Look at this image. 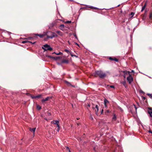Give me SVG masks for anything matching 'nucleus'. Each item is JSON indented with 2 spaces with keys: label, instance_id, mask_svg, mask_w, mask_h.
<instances>
[{
  "label": "nucleus",
  "instance_id": "obj_45",
  "mask_svg": "<svg viewBox=\"0 0 152 152\" xmlns=\"http://www.w3.org/2000/svg\"><path fill=\"white\" fill-rule=\"evenodd\" d=\"M126 75V74H124V77L125 78H126V75Z\"/></svg>",
  "mask_w": 152,
  "mask_h": 152
},
{
  "label": "nucleus",
  "instance_id": "obj_4",
  "mask_svg": "<svg viewBox=\"0 0 152 152\" xmlns=\"http://www.w3.org/2000/svg\"><path fill=\"white\" fill-rule=\"evenodd\" d=\"M92 108L94 111H95V114L97 115L99 111V107L97 105H94L93 104Z\"/></svg>",
  "mask_w": 152,
  "mask_h": 152
},
{
  "label": "nucleus",
  "instance_id": "obj_53",
  "mask_svg": "<svg viewBox=\"0 0 152 152\" xmlns=\"http://www.w3.org/2000/svg\"><path fill=\"white\" fill-rule=\"evenodd\" d=\"M92 119H93V118H92Z\"/></svg>",
  "mask_w": 152,
  "mask_h": 152
},
{
  "label": "nucleus",
  "instance_id": "obj_15",
  "mask_svg": "<svg viewBox=\"0 0 152 152\" xmlns=\"http://www.w3.org/2000/svg\"><path fill=\"white\" fill-rule=\"evenodd\" d=\"M64 82H65V83H66L67 84V85L68 86H72L73 87H75V86L72 85V84H71V83L70 82H69L66 80H65L64 81Z\"/></svg>",
  "mask_w": 152,
  "mask_h": 152
},
{
  "label": "nucleus",
  "instance_id": "obj_35",
  "mask_svg": "<svg viewBox=\"0 0 152 152\" xmlns=\"http://www.w3.org/2000/svg\"><path fill=\"white\" fill-rule=\"evenodd\" d=\"M99 8L96 7H94V8L93 9H94V10H98V9Z\"/></svg>",
  "mask_w": 152,
  "mask_h": 152
},
{
  "label": "nucleus",
  "instance_id": "obj_49",
  "mask_svg": "<svg viewBox=\"0 0 152 152\" xmlns=\"http://www.w3.org/2000/svg\"><path fill=\"white\" fill-rule=\"evenodd\" d=\"M88 107H90V104H88Z\"/></svg>",
  "mask_w": 152,
  "mask_h": 152
},
{
  "label": "nucleus",
  "instance_id": "obj_32",
  "mask_svg": "<svg viewBox=\"0 0 152 152\" xmlns=\"http://www.w3.org/2000/svg\"><path fill=\"white\" fill-rule=\"evenodd\" d=\"M142 98V99H143V100H145L146 99V97L143 96H141Z\"/></svg>",
  "mask_w": 152,
  "mask_h": 152
},
{
  "label": "nucleus",
  "instance_id": "obj_34",
  "mask_svg": "<svg viewBox=\"0 0 152 152\" xmlns=\"http://www.w3.org/2000/svg\"><path fill=\"white\" fill-rule=\"evenodd\" d=\"M74 35L76 39H77V37L75 34H74Z\"/></svg>",
  "mask_w": 152,
  "mask_h": 152
},
{
  "label": "nucleus",
  "instance_id": "obj_5",
  "mask_svg": "<svg viewBox=\"0 0 152 152\" xmlns=\"http://www.w3.org/2000/svg\"><path fill=\"white\" fill-rule=\"evenodd\" d=\"M52 34L50 36L47 35L48 39H52L54 37H58V35L54 32H51Z\"/></svg>",
  "mask_w": 152,
  "mask_h": 152
},
{
  "label": "nucleus",
  "instance_id": "obj_25",
  "mask_svg": "<svg viewBox=\"0 0 152 152\" xmlns=\"http://www.w3.org/2000/svg\"><path fill=\"white\" fill-rule=\"evenodd\" d=\"M64 51H65L67 53H70V52H71V51H69V50L67 49H65L64 50Z\"/></svg>",
  "mask_w": 152,
  "mask_h": 152
},
{
  "label": "nucleus",
  "instance_id": "obj_51",
  "mask_svg": "<svg viewBox=\"0 0 152 152\" xmlns=\"http://www.w3.org/2000/svg\"><path fill=\"white\" fill-rule=\"evenodd\" d=\"M53 53H55V54H56V53L55 52H54V53H52V54H53Z\"/></svg>",
  "mask_w": 152,
  "mask_h": 152
},
{
  "label": "nucleus",
  "instance_id": "obj_36",
  "mask_svg": "<svg viewBox=\"0 0 152 152\" xmlns=\"http://www.w3.org/2000/svg\"><path fill=\"white\" fill-rule=\"evenodd\" d=\"M31 97L33 99H35L36 98V96H31Z\"/></svg>",
  "mask_w": 152,
  "mask_h": 152
},
{
  "label": "nucleus",
  "instance_id": "obj_28",
  "mask_svg": "<svg viewBox=\"0 0 152 152\" xmlns=\"http://www.w3.org/2000/svg\"><path fill=\"white\" fill-rule=\"evenodd\" d=\"M134 13L133 12H131V13L129 14V15H132L131 17H132L134 15Z\"/></svg>",
  "mask_w": 152,
  "mask_h": 152
},
{
  "label": "nucleus",
  "instance_id": "obj_38",
  "mask_svg": "<svg viewBox=\"0 0 152 152\" xmlns=\"http://www.w3.org/2000/svg\"><path fill=\"white\" fill-rule=\"evenodd\" d=\"M149 17H150V18H152V14L151 13L150 14V15H149Z\"/></svg>",
  "mask_w": 152,
  "mask_h": 152
},
{
  "label": "nucleus",
  "instance_id": "obj_11",
  "mask_svg": "<svg viewBox=\"0 0 152 152\" xmlns=\"http://www.w3.org/2000/svg\"><path fill=\"white\" fill-rule=\"evenodd\" d=\"M147 4V1H146L145 4H144V6H143V7L142 8V10H141V12H142L145 9V8Z\"/></svg>",
  "mask_w": 152,
  "mask_h": 152
},
{
  "label": "nucleus",
  "instance_id": "obj_42",
  "mask_svg": "<svg viewBox=\"0 0 152 152\" xmlns=\"http://www.w3.org/2000/svg\"><path fill=\"white\" fill-rule=\"evenodd\" d=\"M48 115H51L50 113L49 112L48 113Z\"/></svg>",
  "mask_w": 152,
  "mask_h": 152
},
{
  "label": "nucleus",
  "instance_id": "obj_21",
  "mask_svg": "<svg viewBox=\"0 0 152 152\" xmlns=\"http://www.w3.org/2000/svg\"><path fill=\"white\" fill-rule=\"evenodd\" d=\"M56 32L60 36H62L63 35V34L62 32L60 31H56Z\"/></svg>",
  "mask_w": 152,
  "mask_h": 152
},
{
  "label": "nucleus",
  "instance_id": "obj_26",
  "mask_svg": "<svg viewBox=\"0 0 152 152\" xmlns=\"http://www.w3.org/2000/svg\"><path fill=\"white\" fill-rule=\"evenodd\" d=\"M37 109L38 110H40L41 109V106H40L39 105H37Z\"/></svg>",
  "mask_w": 152,
  "mask_h": 152
},
{
  "label": "nucleus",
  "instance_id": "obj_23",
  "mask_svg": "<svg viewBox=\"0 0 152 152\" xmlns=\"http://www.w3.org/2000/svg\"><path fill=\"white\" fill-rule=\"evenodd\" d=\"M147 95L151 99H152V95L151 94L147 93Z\"/></svg>",
  "mask_w": 152,
  "mask_h": 152
},
{
  "label": "nucleus",
  "instance_id": "obj_7",
  "mask_svg": "<svg viewBox=\"0 0 152 152\" xmlns=\"http://www.w3.org/2000/svg\"><path fill=\"white\" fill-rule=\"evenodd\" d=\"M148 112L150 116L152 118V109L150 107H148Z\"/></svg>",
  "mask_w": 152,
  "mask_h": 152
},
{
  "label": "nucleus",
  "instance_id": "obj_6",
  "mask_svg": "<svg viewBox=\"0 0 152 152\" xmlns=\"http://www.w3.org/2000/svg\"><path fill=\"white\" fill-rule=\"evenodd\" d=\"M108 59L111 61H115L117 62L118 61V60L115 57H109L108 58Z\"/></svg>",
  "mask_w": 152,
  "mask_h": 152
},
{
  "label": "nucleus",
  "instance_id": "obj_18",
  "mask_svg": "<svg viewBox=\"0 0 152 152\" xmlns=\"http://www.w3.org/2000/svg\"><path fill=\"white\" fill-rule=\"evenodd\" d=\"M35 129H36V128H33L32 129L30 128L29 129V130L31 132H33L34 133V134L35 131Z\"/></svg>",
  "mask_w": 152,
  "mask_h": 152
},
{
  "label": "nucleus",
  "instance_id": "obj_3",
  "mask_svg": "<svg viewBox=\"0 0 152 152\" xmlns=\"http://www.w3.org/2000/svg\"><path fill=\"white\" fill-rule=\"evenodd\" d=\"M42 48L44 50H53L52 48L51 47L50 45L48 44H46L43 45V47H42Z\"/></svg>",
  "mask_w": 152,
  "mask_h": 152
},
{
  "label": "nucleus",
  "instance_id": "obj_2",
  "mask_svg": "<svg viewBox=\"0 0 152 152\" xmlns=\"http://www.w3.org/2000/svg\"><path fill=\"white\" fill-rule=\"evenodd\" d=\"M123 73L125 74H128L129 76L127 77V80L129 82V84H130L133 81V78L131 76L130 72L127 71H124Z\"/></svg>",
  "mask_w": 152,
  "mask_h": 152
},
{
  "label": "nucleus",
  "instance_id": "obj_29",
  "mask_svg": "<svg viewBox=\"0 0 152 152\" xmlns=\"http://www.w3.org/2000/svg\"><path fill=\"white\" fill-rule=\"evenodd\" d=\"M33 38V37H29L27 38H26V39H28V40H30L31 39H32Z\"/></svg>",
  "mask_w": 152,
  "mask_h": 152
},
{
  "label": "nucleus",
  "instance_id": "obj_44",
  "mask_svg": "<svg viewBox=\"0 0 152 152\" xmlns=\"http://www.w3.org/2000/svg\"><path fill=\"white\" fill-rule=\"evenodd\" d=\"M74 56L76 58L78 57V56L75 55H74Z\"/></svg>",
  "mask_w": 152,
  "mask_h": 152
},
{
  "label": "nucleus",
  "instance_id": "obj_52",
  "mask_svg": "<svg viewBox=\"0 0 152 152\" xmlns=\"http://www.w3.org/2000/svg\"><path fill=\"white\" fill-rule=\"evenodd\" d=\"M107 112L108 113H109V110H107Z\"/></svg>",
  "mask_w": 152,
  "mask_h": 152
},
{
  "label": "nucleus",
  "instance_id": "obj_46",
  "mask_svg": "<svg viewBox=\"0 0 152 152\" xmlns=\"http://www.w3.org/2000/svg\"><path fill=\"white\" fill-rule=\"evenodd\" d=\"M75 44H76V45H77L78 46H79V44H78L77 43L75 42Z\"/></svg>",
  "mask_w": 152,
  "mask_h": 152
},
{
  "label": "nucleus",
  "instance_id": "obj_14",
  "mask_svg": "<svg viewBox=\"0 0 152 152\" xmlns=\"http://www.w3.org/2000/svg\"><path fill=\"white\" fill-rule=\"evenodd\" d=\"M46 56L48 57V58H53V59H56L60 58H61V57H57L56 58H55V57H52L51 56H50V55H47V56Z\"/></svg>",
  "mask_w": 152,
  "mask_h": 152
},
{
  "label": "nucleus",
  "instance_id": "obj_50",
  "mask_svg": "<svg viewBox=\"0 0 152 152\" xmlns=\"http://www.w3.org/2000/svg\"><path fill=\"white\" fill-rule=\"evenodd\" d=\"M131 111H132V113L134 112L133 111V110H131Z\"/></svg>",
  "mask_w": 152,
  "mask_h": 152
},
{
  "label": "nucleus",
  "instance_id": "obj_47",
  "mask_svg": "<svg viewBox=\"0 0 152 152\" xmlns=\"http://www.w3.org/2000/svg\"><path fill=\"white\" fill-rule=\"evenodd\" d=\"M67 149H68L69 150V151L70 152V150H69V148H68V147H67Z\"/></svg>",
  "mask_w": 152,
  "mask_h": 152
},
{
  "label": "nucleus",
  "instance_id": "obj_24",
  "mask_svg": "<svg viewBox=\"0 0 152 152\" xmlns=\"http://www.w3.org/2000/svg\"><path fill=\"white\" fill-rule=\"evenodd\" d=\"M36 98H41L42 97V95L39 94L38 95L36 96Z\"/></svg>",
  "mask_w": 152,
  "mask_h": 152
},
{
  "label": "nucleus",
  "instance_id": "obj_20",
  "mask_svg": "<svg viewBox=\"0 0 152 152\" xmlns=\"http://www.w3.org/2000/svg\"><path fill=\"white\" fill-rule=\"evenodd\" d=\"M121 83L123 84V85L125 86V88L127 87V86L126 84V82L125 81H122Z\"/></svg>",
  "mask_w": 152,
  "mask_h": 152
},
{
  "label": "nucleus",
  "instance_id": "obj_33",
  "mask_svg": "<svg viewBox=\"0 0 152 152\" xmlns=\"http://www.w3.org/2000/svg\"><path fill=\"white\" fill-rule=\"evenodd\" d=\"M110 87L111 88H115V87L113 86H110Z\"/></svg>",
  "mask_w": 152,
  "mask_h": 152
},
{
  "label": "nucleus",
  "instance_id": "obj_10",
  "mask_svg": "<svg viewBox=\"0 0 152 152\" xmlns=\"http://www.w3.org/2000/svg\"><path fill=\"white\" fill-rule=\"evenodd\" d=\"M36 42H32L29 41H27V40H25V41H23L22 42V43H29L31 44H34Z\"/></svg>",
  "mask_w": 152,
  "mask_h": 152
},
{
  "label": "nucleus",
  "instance_id": "obj_12",
  "mask_svg": "<svg viewBox=\"0 0 152 152\" xmlns=\"http://www.w3.org/2000/svg\"><path fill=\"white\" fill-rule=\"evenodd\" d=\"M61 63H65L68 64L69 63V60L68 59H63L61 61Z\"/></svg>",
  "mask_w": 152,
  "mask_h": 152
},
{
  "label": "nucleus",
  "instance_id": "obj_30",
  "mask_svg": "<svg viewBox=\"0 0 152 152\" xmlns=\"http://www.w3.org/2000/svg\"><path fill=\"white\" fill-rule=\"evenodd\" d=\"M71 23V21H67L66 22V23Z\"/></svg>",
  "mask_w": 152,
  "mask_h": 152
},
{
  "label": "nucleus",
  "instance_id": "obj_9",
  "mask_svg": "<svg viewBox=\"0 0 152 152\" xmlns=\"http://www.w3.org/2000/svg\"><path fill=\"white\" fill-rule=\"evenodd\" d=\"M104 104L105 107H107V104H109V101L106 98H104Z\"/></svg>",
  "mask_w": 152,
  "mask_h": 152
},
{
  "label": "nucleus",
  "instance_id": "obj_40",
  "mask_svg": "<svg viewBox=\"0 0 152 152\" xmlns=\"http://www.w3.org/2000/svg\"><path fill=\"white\" fill-rule=\"evenodd\" d=\"M140 92L141 93H144V92L142 90H140Z\"/></svg>",
  "mask_w": 152,
  "mask_h": 152
},
{
  "label": "nucleus",
  "instance_id": "obj_1",
  "mask_svg": "<svg viewBox=\"0 0 152 152\" xmlns=\"http://www.w3.org/2000/svg\"><path fill=\"white\" fill-rule=\"evenodd\" d=\"M94 75L96 77H99L100 78H104L106 77V74L101 70H97L95 72Z\"/></svg>",
  "mask_w": 152,
  "mask_h": 152
},
{
  "label": "nucleus",
  "instance_id": "obj_43",
  "mask_svg": "<svg viewBox=\"0 0 152 152\" xmlns=\"http://www.w3.org/2000/svg\"><path fill=\"white\" fill-rule=\"evenodd\" d=\"M103 109H102V110L101 112V114H102L103 113Z\"/></svg>",
  "mask_w": 152,
  "mask_h": 152
},
{
  "label": "nucleus",
  "instance_id": "obj_37",
  "mask_svg": "<svg viewBox=\"0 0 152 152\" xmlns=\"http://www.w3.org/2000/svg\"><path fill=\"white\" fill-rule=\"evenodd\" d=\"M119 109L121 112H123V110L121 107L119 108Z\"/></svg>",
  "mask_w": 152,
  "mask_h": 152
},
{
  "label": "nucleus",
  "instance_id": "obj_27",
  "mask_svg": "<svg viewBox=\"0 0 152 152\" xmlns=\"http://www.w3.org/2000/svg\"><path fill=\"white\" fill-rule=\"evenodd\" d=\"M57 128L56 129V130L57 132H59L60 130V126L59 125H58V126H57Z\"/></svg>",
  "mask_w": 152,
  "mask_h": 152
},
{
  "label": "nucleus",
  "instance_id": "obj_48",
  "mask_svg": "<svg viewBox=\"0 0 152 152\" xmlns=\"http://www.w3.org/2000/svg\"><path fill=\"white\" fill-rule=\"evenodd\" d=\"M69 1H73V0H68Z\"/></svg>",
  "mask_w": 152,
  "mask_h": 152
},
{
  "label": "nucleus",
  "instance_id": "obj_17",
  "mask_svg": "<svg viewBox=\"0 0 152 152\" xmlns=\"http://www.w3.org/2000/svg\"><path fill=\"white\" fill-rule=\"evenodd\" d=\"M35 35L38 36H39L40 38H43L44 36L45 35V34H34Z\"/></svg>",
  "mask_w": 152,
  "mask_h": 152
},
{
  "label": "nucleus",
  "instance_id": "obj_16",
  "mask_svg": "<svg viewBox=\"0 0 152 152\" xmlns=\"http://www.w3.org/2000/svg\"><path fill=\"white\" fill-rule=\"evenodd\" d=\"M131 108H132V109H134L135 110V112L137 113V107L135 104H133V105L131 106Z\"/></svg>",
  "mask_w": 152,
  "mask_h": 152
},
{
  "label": "nucleus",
  "instance_id": "obj_8",
  "mask_svg": "<svg viewBox=\"0 0 152 152\" xmlns=\"http://www.w3.org/2000/svg\"><path fill=\"white\" fill-rule=\"evenodd\" d=\"M51 123H53L54 124H56L57 126H58V125H59V122L58 120H53L51 122Z\"/></svg>",
  "mask_w": 152,
  "mask_h": 152
},
{
  "label": "nucleus",
  "instance_id": "obj_41",
  "mask_svg": "<svg viewBox=\"0 0 152 152\" xmlns=\"http://www.w3.org/2000/svg\"><path fill=\"white\" fill-rule=\"evenodd\" d=\"M69 54L71 55L72 57L74 56V55L72 54V53H71V52H70V53H69Z\"/></svg>",
  "mask_w": 152,
  "mask_h": 152
},
{
  "label": "nucleus",
  "instance_id": "obj_13",
  "mask_svg": "<svg viewBox=\"0 0 152 152\" xmlns=\"http://www.w3.org/2000/svg\"><path fill=\"white\" fill-rule=\"evenodd\" d=\"M50 98H51V97H50L49 96H48L45 99H42V102H44L45 101H47Z\"/></svg>",
  "mask_w": 152,
  "mask_h": 152
},
{
  "label": "nucleus",
  "instance_id": "obj_39",
  "mask_svg": "<svg viewBox=\"0 0 152 152\" xmlns=\"http://www.w3.org/2000/svg\"><path fill=\"white\" fill-rule=\"evenodd\" d=\"M89 7L93 9L94 8V7L92 6H90V7Z\"/></svg>",
  "mask_w": 152,
  "mask_h": 152
},
{
  "label": "nucleus",
  "instance_id": "obj_19",
  "mask_svg": "<svg viewBox=\"0 0 152 152\" xmlns=\"http://www.w3.org/2000/svg\"><path fill=\"white\" fill-rule=\"evenodd\" d=\"M64 24H61L59 26V28L60 29L62 30H63L64 28Z\"/></svg>",
  "mask_w": 152,
  "mask_h": 152
},
{
  "label": "nucleus",
  "instance_id": "obj_22",
  "mask_svg": "<svg viewBox=\"0 0 152 152\" xmlns=\"http://www.w3.org/2000/svg\"><path fill=\"white\" fill-rule=\"evenodd\" d=\"M112 119L113 120L115 121L116 120V117L115 114H114L112 118Z\"/></svg>",
  "mask_w": 152,
  "mask_h": 152
},
{
  "label": "nucleus",
  "instance_id": "obj_31",
  "mask_svg": "<svg viewBox=\"0 0 152 152\" xmlns=\"http://www.w3.org/2000/svg\"><path fill=\"white\" fill-rule=\"evenodd\" d=\"M62 54V53H61V52H59L58 53H56V54L57 55H61V54Z\"/></svg>",
  "mask_w": 152,
  "mask_h": 152
}]
</instances>
